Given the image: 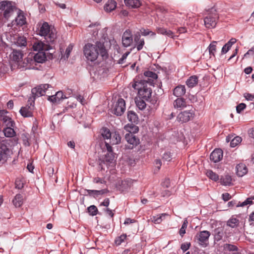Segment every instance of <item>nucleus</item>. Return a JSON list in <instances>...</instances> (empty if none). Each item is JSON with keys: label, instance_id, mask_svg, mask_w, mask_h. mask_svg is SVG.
I'll list each match as a JSON object with an SVG mask.
<instances>
[{"label": "nucleus", "instance_id": "1", "mask_svg": "<svg viewBox=\"0 0 254 254\" xmlns=\"http://www.w3.org/2000/svg\"><path fill=\"white\" fill-rule=\"evenodd\" d=\"M144 76L142 80L140 81H135L132 83V87L134 89L138 90L139 98L147 100L151 96L152 89L145 84L148 83L151 85H154V81L157 79L158 76L153 71H146L144 73Z\"/></svg>", "mask_w": 254, "mask_h": 254}, {"label": "nucleus", "instance_id": "2", "mask_svg": "<svg viewBox=\"0 0 254 254\" xmlns=\"http://www.w3.org/2000/svg\"><path fill=\"white\" fill-rule=\"evenodd\" d=\"M84 55L88 61L94 62L100 55L102 57H107V51L104 44L97 42L95 44L87 43L83 48Z\"/></svg>", "mask_w": 254, "mask_h": 254}, {"label": "nucleus", "instance_id": "3", "mask_svg": "<svg viewBox=\"0 0 254 254\" xmlns=\"http://www.w3.org/2000/svg\"><path fill=\"white\" fill-rule=\"evenodd\" d=\"M38 34L39 35L44 37L47 43H52L56 38L55 30L51 28L46 22H43L40 26Z\"/></svg>", "mask_w": 254, "mask_h": 254}, {"label": "nucleus", "instance_id": "4", "mask_svg": "<svg viewBox=\"0 0 254 254\" xmlns=\"http://www.w3.org/2000/svg\"><path fill=\"white\" fill-rule=\"evenodd\" d=\"M18 9L14 3L12 1L3 0L0 2V10L3 12V17L7 20Z\"/></svg>", "mask_w": 254, "mask_h": 254}, {"label": "nucleus", "instance_id": "5", "mask_svg": "<svg viewBox=\"0 0 254 254\" xmlns=\"http://www.w3.org/2000/svg\"><path fill=\"white\" fill-rule=\"evenodd\" d=\"M106 149L107 151V153L105 155V157L103 160H101L99 163V166L101 170L105 169V166L107 168L109 166L113 167L114 166V158L115 156L113 152L112 148L111 146L106 143Z\"/></svg>", "mask_w": 254, "mask_h": 254}, {"label": "nucleus", "instance_id": "6", "mask_svg": "<svg viewBox=\"0 0 254 254\" xmlns=\"http://www.w3.org/2000/svg\"><path fill=\"white\" fill-rule=\"evenodd\" d=\"M12 154V151L10 148L9 144L7 141H2L0 143V165L6 162Z\"/></svg>", "mask_w": 254, "mask_h": 254}, {"label": "nucleus", "instance_id": "7", "mask_svg": "<svg viewBox=\"0 0 254 254\" xmlns=\"http://www.w3.org/2000/svg\"><path fill=\"white\" fill-rule=\"evenodd\" d=\"M126 110V103L122 98L118 99L117 102L113 105L112 112L114 114L119 116H121Z\"/></svg>", "mask_w": 254, "mask_h": 254}, {"label": "nucleus", "instance_id": "8", "mask_svg": "<svg viewBox=\"0 0 254 254\" xmlns=\"http://www.w3.org/2000/svg\"><path fill=\"white\" fill-rule=\"evenodd\" d=\"M210 235L209 232L202 231L195 236V239L199 245L206 247L208 244V239Z\"/></svg>", "mask_w": 254, "mask_h": 254}, {"label": "nucleus", "instance_id": "9", "mask_svg": "<svg viewBox=\"0 0 254 254\" xmlns=\"http://www.w3.org/2000/svg\"><path fill=\"white\" fill-rule=\"evenodd\" d=\"M50 87L51 86L49 84H45L33 88L31 92L34 98L44 95Z\"/></svg>", "mask_w": 254, "mask_h": 254}, {"label": "nucleus", "instance_id": "10", "mask_svg": "<svg viewBox=\"0 0 254 254\" xmlns=\"http://www.w3.org/2000/svg\"><path fill=\"white\" fill-rule=\"evenodd\" d=\"M18 67L20 68H25V69H34L35 68L34 60H33V56H29L24 60H21L19 63Z\"/></svg>", "mask_w": 254, "mask_h": 254}, {"label": "nucleus", "instance_id": "11", "mask_svg": "<svg viewBox=\"0 0 254 254\" xmlns=\"http://www.w3.org/2000/svg\"><path fill=\"white\" fill-rule=\"evenodd\" d=\"M16 13H17V16L15 19L11 22V26L14 25L21 26L24 25L26 23V21L23 12L18 9Z\"/></svg>", "mask_w": 254, "mask_h": 254}, {"label": "nucleus", "instance_id": "12", "mask_svg": "<svg viewBox=\"0 0 254 254\" xmlns=\"http://www.w3.org/2000/svg\"><path fill=\"white\" fill-rule=\"evenodd\" d=\"M125 139L129 145H126L128 149H132L139 143V140L132 133H127Z\"/></svg>", "mask_w": 254, "mask_h": 254}, {"label": "nucleus", "instance_id": "13", "mask_svg": "<svg viewBox=\"0 0 254 254\" xmlns=\"http://www.w3.org/2000/svg\"><path fill=\"white\" fill-rule=\"evenodd\" d=\"M48 44H45L41 41H36L33 45V49L35 51L44 52V51H49L52 49V46Z\"/></svg>", "mask_w": 254, "mask_h": 254}, {"label": "nucleus", "instance_id": "14", "mask_svg": "<svg viewBox=\"0 0 254 254\" xmlns=\"http://www.w3.org/2000/svg\"><path fill=\"white\" fill-rule=\"evenodd\" d=\"M193 115V112L191 111H184L180 113L177 116V120L182 123H186L190 120Z\"/></svg>", "mask_w": 254, "mask_h": 254}, {"label": "nucleus", "instance_id": "15", "mask_svg": "<svg viewBox=\"0 0 254 254\" xmlns=\"http://www.w3.org/2000/svg\"><path fill=\"white\" fill-rule=\"evenodd\" d=\"M133 39L132 34L129 30H126L122 36V43L124 47H127L130 46L132 43Z\"/></svg>", "mask_w": 254, "mask_h": 254}, {"label": "nucleus", "instance_id": "16", "mask_svg": "<svg viewBox=\"0 0 254 254\" xmlns=\"http://www.w3.org/2000/svg\"><path fill=\"white\" fill-rule=\"evenodd\" d=\"M7 114V112L4 110H0V117L1 120L7 127H14L15 123L14 121L8 116L5 115Z\"/></svg>", "mask_w": 254, "mask_h": 254}, {"label": "nucleus", "instance_id": "17", "mask_svg": "<svg viewBox=\"0 0 254 254\" xmlns=\"http://www.w3.org/2000/svg\"><path fill=\"white\" fill-rule=\"evenodd\" d=\"M23 54L21 51L13 50L10 55L11 60L15 63L17 65L20 63L21 60L22 59Z\"/></svg>", "mask_w": 254, "mask_h": 254}, {"label": "nucleus", "instance_id": "18", "mask_svg": "<svg viewBox=\"0 0 254 254\" xmlns=\"http://www.w3.org/2000/svg\"><path fill=\"white\" fill-rule=\"evenodd\" d=\"M223 157V151L220 149H215L210 154V159L214 163L220 161Z\"/></svg>", "mask_w": 254, "mask_h": 254}, {"label": "nucleus", "instance_id": "19", "mask_svg": "<svg viewBox=\"0 0 254 254\" xmlns=\"http://www.w3.org/2000/svg\"><path fill=\"white\" fill-rule=\"evenodd\" d=\"M217 17L209 15L204 19V25L206 28H212L215 27L216 25Z\"/></svg>", "mask_w": 254, "mask_h": 254}, {"label": "nucleus", "instance_id": "20", "mask_svg": "<svg viewBox=\"0 0 254 254\" xmlns=\"http://www.w3.org/2000/svg\"><path fill=\"white\" fill-rule=\"evenodd\" d=\"M66 98L62 91L57 92L55 95L52 96H48V100L53 103H58L62 100Z\"/></svg>", "mask_w": 254, "mask_h": 254}, {"label": "nucleus", "instance_id": "21", "mask_svg": "<svg viewBox=\"0 0 254 254\" xmlns=\"http://www.w3.org/2000/svg\"><path fill=\"white\" fill-rule=\"evenodd\" d=\"M109 140V142H105L106 145V143H108L109 144H110V143L112 145L117 144L121 142V137L119 132L117 131H114L112 132V134Z\"/></svg>", "mask_w": 254, "mask_h": 254}, {"label": "nucleus", "instance_id": "22", "mask_svg": "<svg viewBox=\"0 0 254 254\" xmlns=\"http://www.w3.org/2000/svg\"><path fill=\"white\" fill-rule=\"evenodd\" d=\"M187 106L186 100L183 98H178L173 102V106L175 109L182 110Z\"/></svg>", "mask_w": 254, "mask_h": 254}, {"label": "nucleus", "instance_id": "23", "mask_svg": "<svg viewBox=\"0 0 254 254\" xmlns=\"http://www.w3.org/2000/svg\"><path fill=\"white\" fill-rule=\"evenodd\" d=\"M46 59V54L44 52H39L33 57V60H34V64L36 63H42Z\"/></svg>", "mask_w": 254, "mask_h": 254}, {"label": "nucleus", "instance_id": "24", "mask_svg": "<svg viewBox=\"0 0 254 254\" xmlns=\"http://www.w3.org/2000/svg\"><path fill=\"white\" fill-rule=\"evenodd\" d=\"M186 93L185 85H179L176 86L173 90V94L176 97H182Z\"/></svg>", "mask_w": 254, "mask_h": 254}, {"label": "nucleus", "instance_id": "25", "mask_svg": "<svg viewBox=\"0 0 254 254\" xmlns=\"http://www.w3.org/2000/svg\"><path fill=\"white\" fill-rule=\"evenodd\" d=\"M134 41L135 43V46L137 49V51L141 50L144 45V40L143 39L140 38V35L139 34H137L134 35Z\"/></svg>", "mask_w": 254, "mask_h": 254}, {"label": "nucleus", "instance_id": "26", "mask_svg": "<svg viewBox=\"0 0 254 254\" xmlns=\"http://www.w3.org/2000/svg\"><path fill=\"white\" fill-rule=\"evenodd\" d=\"M20 114L24 117H30L32 116V107L27 106L22 107L19 111Z\"/></svg>", "mask_w": 254, "mask_h": 254}, {"label": "nucleus", "instance_id": "27", "mask_svg": "<svg viewBox=\"0 0 254 254\" xmlns=\"http://www.w3.org/2000/svg\"><path fill=\"white\" fill-rule=\"evenodd\" d=\"M127 6L131 8H137L141 5L140 0H124Z\"/></svg>", "mask_w": 254, "mask_h": 254}, {"label": "nucleus", "instance_id": "28", "mask_svg": "<svg viewBox=\"0 0 254 254\" xmlns=\"http://www.w3.org/2000/svg\"><path fill=\"white\" fill-rule=\"evenodd\" d=\"M237 174L239 177L244 176L248 172L246 166L244 164H239L236 167Z\"/></svg>", "mask_w": 254, "mask_h": 254}, {"label": "nucleus", "instance_id": "29", "mask_svg": "<svg viewBox=\"0 0 254 254\" xmlns=\"http://www.w3.org/2000/svg\"><path fill=\"white\" fill-rule=\"evenodd\" d=\"M238 250L237 247L234 245L225 244L223 246L224 254H228V252H237Z\"/></svg>", "mask_w": 254, "mask_h": 254}, {"label": "nucleus", "instance_id": "30", "mask_svg": "<svg viewBox=\"0 0 254 254\" xmlns=\"http://www.w3.org/2000/svg\"><path fill=\"white\" fill-rule=\"evenodd\" d=\"M117 6V3L114 0H109L104 5V9L107 12H111Z\"/></svg>", "mask_w": 254, "mask_h": 254}, {"label": "nucleus", "instance_id": "31", "mask_svg": "<svg viewBox=\"0 0 254 254\" xmlns=\"http://www.w3.org/2000/svg\"><path fill=\"white\" fill-rule=\"evenodd\" d=\"M187 85L190 88L194 87L198 83V78L196 76H190L186 82Z\"/></svg>", "mask_w": 254, "mask_h": 254}, {"label": "nucleus", "instance_id": "32", "mask_svg": "<svg viewBox=\"0 0 254 254\" xmlns=\"http://www.w3.org/2000/svg\"><path fill=\"white\" fill-rule=\"evenodd\" d=\"M87 191L89 195L93 196L94 197H96L107 192L108 190L106 189H103L99 190H87Z\"/></svg>", "mask_w": 254, "mask_h": 254}, {"label": "nucleus", "instance_id": "33", "mask_svg": "<svg viewBox=\"0 0 254 254\" xmlns=\"http://www.w3.org/2000/svg\"><path fill=\"white\" fill-rule=\"evenodd\" d=\"M13 127H14L8 126L3 129V132L6 137H12L15 135V132Z\"/></svg>", "mask_w": 254, "mask_h": 254}, {"label": "nucleus", "instance_id": "34", "mask_svg": "<svg viewBox=\"0 0 254 254\" xmlns=\"http://www.w3.org/2000/svg\"><path fill=\"white\" fill-rule=\"evenodd\" d=\"M220 181L224 186H230L232 184V178L230 175H225L221 178Z\"/></svg>", "mask_w": 254, "mask_h": 254}, {"label": "nucleus", "instance_id": "35", "mask_svg": "<svg viewBox=\"0 0 254 254\" xmlns=\"http://www.w3.org/2000/svg\"><path fill=\"white\" fill-rule=\"evenodd\" d=\"M125 129L129 132L128 133H136L138 131V127L133 124H127L125 126Z\"/></svg>", "mask_w": 254, "mask_h": 254}, {"label": "nucleus", "instance_id": "36", "mask_svg": "<svg viewBox=\"0 0 254 254\" xmlns=\"http://www.w3.org/2000/svg\"><path fill=\"white\" fill-rule=\"evenodd\" d=\"M127 119L131 123H135L138 121V116L136 114L132 111H129L127 112Z\"/></svg>", "mask_w": 254, "mask_h": 254}, {"label": "nucleus", "instance_id": "37", "mask_svg": "<svg viewBox=\"0 0 254 254\" xmlns=\"http://www.w3.org/2000/svg\"><path fill=\"white\" fill-rule=\"evenodd\" d=\"M167 215L166 213H162L156 216H154L151 218L152 221L155 224H160Z\"/></svg>", "mask_w": 254, "mask_h": 254}, {"label": "nucleus", "instance_id": "38", "mask_svg": "<svg viewBox=\"0 0 254 254\" xmlns=\"http://www.w3.org/2000/svg\"><path fill=\"white\" fill-rule=\"evenodd\" d=\"M23 196L20 194H17L13 200V203L16 207H20L23 203Z\"/></svg>", "mask_w": 254, "mask_h": 254}, {"label": "nucleus", "instance_id": "39", "mask_svg": "<svg viewBox=\"0 0 254 254\" xmlns=\"http://www.w3.org/2000/svg\"><path fill=\"white\" fill-rule=\"evenodd\" d=\"M216 41H213L208 46L207 49L210 56H214L215 53L216 51Z\"/></svg>", "mask_w": 254, "mask_h": 254}, {"label": "nucleus", "instance_id": "40", "mask_svg": "<svg viewBox=\"0 0 254 254\" xmlns=\"http://www.w3.org/2000/svg\"><path fill=\"white\" fill-rule=\"evenodd\" d=\"M206 175L209 179L215 182L217 181L219 179V176L212 170H207Z\"/></svg>", "mask_w": 254, "mask_h": 254}, {"label": "nucleus", "instance_id": "41", "mask_svg": "<svg viewBox=\"0 0 254 254\" xmlns=\"http://www.w3.org/2000/svg\"><path fill=\"white\" fill-rule=\"evenodd\" d=\"M141 98H140L139 99H136L135 101L136 105L137 108L140 110H142L145 109L146 107V103L145 101L143 100V99H141Z\"/></svg>", "mask_w": 254, "mask_h": 254}, {"label": "nucleus", "instance_id": "42", "mask_svg": "<svg viewBox=\"0 0 254 254\" xmlns=\"http://www.w3.org/2000/svg\"><path fill=\"white\" fill-rule=\"evenodd\" d=\"M101 134L104 139L109 140L111 137L112 132H111L108 128H103L101 130Z\"/></svg>", "mask_w": 254, "mask_h": 254}, {"label": "nucleus", "instance_id": "43", "mask_svg": "<svg viewBox=\"0 0 254 254\" xmlns=\"http://www.w3.org/2000/svg\"><path fill=\"white\" fill-rule=\"evenodd\" d=\"M72 46L71 45H69L66 49V50H65V53L64 54V55H62V58H61V60H67L69 55H70V54L72 50Z\"/></svg>", "mask_w": 254, "mask_h": 254}, {"label": "nucleus", "instance_id": "44", "mask_svg": "<svg viewBox=\"0 0 254 254\" xmlns=\"http://www.w3.org/2000/svg\"><path fill=\"white\" fill-rule=\"evenodd\" d=\"M239 224V220L235 218H231L227 222V225L231 228H235Z\"/></svg>", "mask_w": 254, "mask_h": 254}, {"label": "nucleus", "instance_id": "45", "mask_svg": "<svg viewBox=\"0 0 254 254\" xmlns=\"http://www.w3.org/2000/svg\"><path fill=\"white\" fill-rule=\"evenodd\" d=\"M188 222L187 219L184 220L182 226L180 229L179 234L183 237L184 234L186 233V230L188 226Z\"/></svg>", "mask_w": 254, "mask_h": 254}, {"label": "nucleus", "instance_id": "46", "mask_svg": "<svg viewBox=\"0 0 254 254\" xmlns=\"http://www.w3.org/2000/svg\"><path fill=\"white\" fill-rule=\"evenodd\" d=\"M242 141V138L240 136L234 137L230 142V146L232 147H235Z\"/></svg>", "mask_w": 254, "mask_h": 254}, {"label": "nucleus", "instance_id": "47", "mask_svg": "<svg viewBox=\"0 0 254 254\" xmlns=\"http://www.w3.org/2000/svg\"><path fill=\"white\" fill-rule=\"evenodd\" d=\"M16 44L19 47H25L26 45V38L24 37H19L16 40Z\"/></svg>", "mask_w": 254, "mask_h": 254}, {"label": "nucleus", "instance_id": "48", "mask_svg": "<svg viewBox=\"0 0 254 254\" xmlns=\"http://www.w3.org/2000/svg\"><path fill=\"white\" fill-rule=\"evenodd\" d=\"M88 211L90 215L94 216L97 214L98 209L95 205H91L88 207Z\"/></svg>", "mask_w": 254, "mask_h": 254}, {"label": "nucleus", "instance_id": "49", "mask_svg": "<svg viewBox=\"0 0 254 254\" xmlns=\"http://www.w3.org/2000/svg\"><path fill=\"white\" fill-rule=\"evenodd\" d=\"M123 188V190L127 189L128 188L131 187V180H125L122 182V184Z\"/></svg>", "mask_w": 254, "mask_h": 254}, {"label": "nucleus", "instance_id": "50", "mask_svg": "<svg viewBox=\"0 0 254 254\" xmlns=\"http://www.w3.org/2000/svg\"><path fill=\"white\" fill-rule=\"evenodd\" d=\"M140 32L143 36H147L150 35L152 36H154L156 35L154 32L150 31L148 29H142L140 30Z\"/></svg>", "mask_w": 254, "mask_h": 254}, {"label": "nucleus", "instance_id": "51", "mask_svg": "<svg viewBox=\"0 0 254 254\" xmlns=\"http://www.w3.org/2000/svg\"><path fill=\"white\" fill-rule=\"evenodd\" d=\"M126 238L127 235L126 234L122 235L115 240L116 245L118 246L120 245L123 242H124Z\"/></svg>", "mask_w": 254, "mask_h": 254}, {"label": "nucleus", "instance_id": "52", "mask_svg": "<svg viewBox=\"0 0 254 254\" xmlns=\"http://www.w3.org/2000/svg\"><path fill=\"white\" fill-rule=\"evenodd\" d=\"M254 200V196L248 198L246 200L243 202L240 205V206H244L248 204H252V200Z\"/></svg>", "mask_w": 254, "mask_h": 254}, {"label": "nucleus", "instance_id": "53", "mask_svg": "<svg viewBox=\"0 0 254 254\" xmlns=\"http://www.w3.org/2000/svg\"><path fill=\"white\" fill-rule=\"evenodd\" d=\"M163 159L167 161H170L172 159V155L170 152H166L163 154Z\"/></svg>", "mask_w": 254, "mask_h": 254}, {"label": "nucleus", "instance_id": "54", "mask_svg": "<svg viewBox=\"0 0 254 254\" xmlns=\"http://www.w3.org/2000/svg\"><path fill=\"white\" fill-rule=\"evenodd\" d=\"M215 239L217 241L221 240L223 237V232L219 231L218 230H215Z\"/></svg>", "mask_w": 254, "mask_h": 254}, {"label": "nucleus", "instance_id": "55", "mask_svg": "<svg viewBox=\"0 0 254 254\" xmlns=\"http://www.w3.org/2000/svg\"><path fill=\"white\" fill-rule=\"evenodd\" d=\"M246 107V105L244 103H240L236 107V110L237 113H240Z\"/></svg>", "mask_w": 254, "mask_h": 254}, {"label": "nucleus", "instance_id": "56", "mask_svg": "<svg viewBox=\"0 0 254 254\" xmlns=\"http://www.w3.org/2000/svg\"><path fill=\"white\" fill-rule=\"evenodd\" d=\"M23 183L19 179H16L15 181V187L18 189H21L23 187Z\"/></svg>", "mask_w": 254, "mask_h": 254}, {"label": "nucleus", "instance_id": "57", "mask_svg": "<svg viewBox=\"0 0 254 254\" xmlns=\"http://www.w3.org/2000/svg\"><path fill=\"white\" fill-rule=\"evenodd\" d=\"M190 243H185L181 245V248L184 252H185L190 248Z\"/></svg>", "mask_w": 254, "mask_h": 254}, {"label": "nucleus", "instance_id": "58", "mask_svg": "<svg viewBox=\"0 0 254 254\" xmlns=\"http://www.w3.org/2000/svg\"><path fill=\"white\" fill-rule=\"evenodd\" d=\"M231 47L226 44L222 48L221 54H225L228 52Z\"/></svg>", "mask_w": 254, "mask_h": 254}, {"label": "nucleus", "instance_id": "59", "mask_svg": "<svg viewBox=\"0 0 254 254\" xmlns=\"http://www.w3.org/2000/svg\"><path fill=\"white\" fill-rule=\"evenodd\" d=\"M167 29L163 27L157 28V32L158 34L165 35Z\"/></svg>", "mask_w": 254, "mask_h": 254}, {"label": "nucleus", "instance_id": "60", "mask_svg": "<svg viewBox=\"0 0 254 254\" xmlns=\"http://www.w3.org/2000/svg\"><path fill=\"white\" fill-rule=\"evenodd\" d=\"M130 54L129 52H127L124 54L122 57V58L119 60V64H123L124 63V61L126 60L128 56V55Z\"/></svg>", "mask_w": 254, "mask_h": 254}, {"label": "nucleus", "instance_id": "61", "mask_svg": "<svg viewBox=\"0 0 254 254\" xmlns=\"http://www.w3.org/2000/svg\"><path fill=\"white\" fill-rule=\"evenodd\" d=\"M244 97L247 100L249 101H254V95L250 94V93H245L244 94Z\"/></svg>", "mask_w": 254, "mask_h": 254}, {"label": "nucleus", "instance_id": "62", "mask_svg": "<svg viewBox=\"0 0 254 254\" xmlns=\"http://www.w3.org/2000/svg\"><path fill=\"white\" fill-rule=\"evenodd\" d=\"M249 55H254V46L250 49L246 54H245L244 57L247 58Z\"/></svg>", "mask_w": 254, "mask_h": 254}, {"label": "nucleus", "instance_id": "63", "mask_svg": "<svg viewBox=\"0 0 254 254\" xmlns=\"http://www.w3.org/2000/svg\"><path fill=\"white\" fill-rule=\"evenodd\" d=\"M154 165L158 170H159L162 165L161 160L160 159H156L154 162Z\"/></svg>", "mask_w": 254, "mask_h": 254}, {"label": "nucleus", "instance_id": "64", "mask_svg": "<svg viewBox=\"0 0 254 254\" xmlns=\"http://www.w3.org/2000/svg\"><path fill=\"white\" fill-rule=\"evenodd\" d=\"M222 198L224 201H228L231 198V195L229 193H224L222 195Z\"/></svg>", "mask_w": 254, "mask_h": 254}]
</instances>
